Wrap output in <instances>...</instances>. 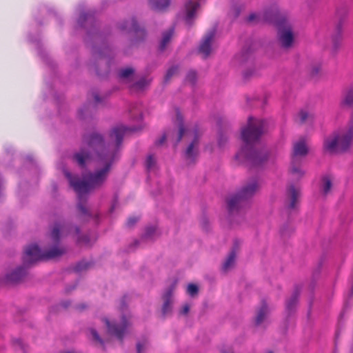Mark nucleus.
I'll return each instance as SVG.
<instances>
[{
	"label": "nucleus",
	"instance_id": "c85d7f7f",
	"mask_svg": "<svg viewBox=\"0 0 353 353\" xmlns=\"http://www.w3.org/2000/svg\"><path fill=\"white\" fill-rule=\"evenodd\" d=\"M155 164H156V159L154 157V156L152 154L148 155L147 157L146 161H145V167H146L147 170L149 171L152 170L154 168Z\"/></svg>",
	"mask_w": 353,
	"mask_h": 353
},
{
	"label": "nucleus",
	"instance_id": "393cba45",
	"mask_svg": "<svg viewBox=\"0 0 353 353\" xmlns=\"http://www.w3.org/2000/svg\"><path fill=\"white\" fill-rule=\"evenodd\" d=\"M298 118L301 124L312 122L314 119L313 115L305 110L300 111Z\"/></svg>",
	"mask_w": 353,
	"mask_h": 353
},
{
	"label": "nucleus",
	"instance_id": "ddd939ff",
	"mask_svg": "<svg viewBox=\"0 0 353 353\" xmlns=\"http://www.w3.org/2000/svg\"><path fill=\"white\" fill-rule=\"evenodd\" d=\"M176 283H173L170 286L163 296V304L162 307V314L165 316L172 311V296L175 289Z\"/></svg>",
	"mask_w": 353,
	"mask_h": 353
},
{
	"label": "nucleus",
	"instance_id": "09e8293b",
	"mask_svg": "<svg viewBox=\"0 0 353 353\" xmlns=\"http://www.w3.org/2000/svg\"><path fill=\"white\" fill-rule=\"evenodd\" d=\"M268 353H274L272 351H269Z\"/></svg>",
	"mask_w": 353,
	"mask_h": 353
},
{
	"label": "nucleus",
	"instance_id": "a878e982",
	"mask_svg": "<svg viewBox=\"0 0 353 353\" xmlns=\"http://www.w3.org/2000/svg\"><path fill=\"white\" fill-rule=\"evenodd\" d=\"M299 295V292L296 290L294 291L292 296L287 301L286 307L289 311H292L296 305Z\"/></svg>",
	"mask_w": 353,
	"mask_h": 353
},
{
	"label": "nucleus",
	"instance_id": "473e14b6",
	"mask_svg": "<svg viewBox=\"0 0 353 353\" xmlns=\"http://www.w3.org/2000/svg\"><path fill=\"white\" fill-rule=\"evenodd\" d=\"M178 70L179 68L177 66H172L170 68H169L165 76V81H168L171 79V77L178 72Z\"/></svg>",
	"mask_w": 353,
	"mask_h": 353
},
{
	"label": "nucleus",
	"instance_id": "58836bf2",
	"mask_svg": "<svg viewBox=\"0 0 353 353\" xmlns=\"http://www.w3.org/2000/svg\"><path fill=\"white\" fill-rule=\"evenodd\" d=\"M138 220L139 219L137 217H130L127 221L128 227L132 228L136 224Z\"/></svg>",
	"mask_w": 353,
	"mask_h": 353
},
{
	"label": "nucleus",
	"instance_id": "7ed1b4c3",
	"mask_svg": "<svg viewBox=\"0 0 353 353\" xmlns=\"http://www.w3.org/2000/svg\"><path fill=\"white\" fill-rule=\"evenodd\" d=\"M274 25L277 30V39L280 47L285 50L292 49L295 43L296 34L292 25L285 14L279 10L266 12V23Z\"/></svg>",
	"mask_w": 353,
	"mask_h": 353
},
{
	"label": "nucleus",
	"instance_id": "a211bd4d",
	"mask_svg": "<svg viewBox=\"0 0 353 353\" xmlns=\"http://www.w3.org/2000/svg\"><path fill=\"white\" fill-rule=\"evenodd\" d=\"M170 0H149V3L153 10L161 11L167 8Z\"/></svg>",
	"mask_w": 353,
	"mask_h": 353
},
{
	"label": "nucleus",
	"instance_id": "39448f33",
	"mask_svg": "<svg viewBox=\"0 0 353 353\" xmlns=\"http://www.w3.org/2000/svg\"><path fill=\"white\" fill-rule=\"evenodd\" d=\"M176 116L179 121L176 143L181 141L184 135L192 138L191 141L187 145L183 153V158L186 163L191 165L195 163L199 154L201 134L196 128H194L192 130H186L182 124V117L179 112H177Z\"/></svg>",
	"mask_w": 353,
	"mask_h": 353
},
{
	"label": "nucleus",
	"instance_id": "a19ab883",
	"mask_svg": "<svg viewBox=\"0 0 353 353\" xmlns=\"http://www.w3.org/2000/svg\"><path fill=\"white\" fill-rule=\"evenodd\" d=\"M189 310H190L189 305L185 304L183 306L180 313L182 314L186 315L189 312Z\"/></svg>",
	"mask_w": 353,
	"mask_h": 353
},
{
	"label": "nucleus",
	"instance_id": "ea45409f",
	"mask_svg": "<svg viewBox=\"0 0 353 353\" xmlns=\"http://www.w3.org/2000/svg\"><path fill=\"white\" fill-rule=\"evenodd\" d=\"M146 343H138L137 344V353H142V351L145 348Z\"/></svg>",
	"mask_w": 353,
	"mask_h": 353
},
{
	"label": "nucleus",
	"instance_id": "c9c22d12",
	"mask_svg": "<svg viewBox=\"0 0 353 353\" xmlns=\"http://www.w3.org/2000/svg\"><path fill=\"white\" fill-rule=\"evenodd\" d=\"M90 333H91L92 338L94 341H96L97 342L99 343L101 345L103 344V341L102 340V339L100 337L98 332L94 329H93V328L90 329Z\"/></svg>",
	"mask_w": 353,
	"mask_h": 353
},
{
	"label": "nucleus",
	"instance_id": "423d86ee",
	"mask_svg": "<svg viewBox=\"0 0 353 353\" xmlns=\"http://www.w3.org/2000/svg\"><path fill=\"white\" fill-rule=\"evenodd\" d=\"M259 190L257 181L254 180L243 186L236 194L228 199V209L230 214H234L241 211L246 205L247 201L255 195Z\"/></svg>",
	"mask_w": 353,
	"mask_h": 353
},
{
	"label": "nucleus",
	"instance_id": "4be33fe9",
	"mask_svg": "<svg viewBox=\"0 0 353 353\" xmlns=\"http://www.w3.org/2000/svg\"><path fill=\"white\" fill-rule=\"evenodd\" d=\"M332 186V179L330 176H324L321 179V191L324 195H327Z\"/></svg>",
	"mask_w": 353,
	"mask_h": 353
},
{
	"label": "nucleus",
	"instance_id": "c756f323",
	"mask_svg": "<svg viewBox=\"0 0 353 353\" xmlns=\"http://www.w3.org/2000/svg\"><path fill=\"white\" fill-rule=\"evenodd\" d=\"M294 232V228L290 225H284L281 229V235L283 238L289 236Z\"/></svg>",
	"mask_w": 353,
	"mask_h": 353
},
{
	"label": "nucleus",
	"instance_id": "f704fd0d",
	"mask_svg": "<svg viewBox=\"0 0 353 353\" xmlns=\"http://www.w3.org/2000/svg\"><path fill=\"white\" fill-rule=\"evenodd\" d=\"M228 141V137L223 133H220L218 137V145L221 148H223Z\"/></svg>",
	"mask_w": 353,
	"mask_h": 353
},
{
	"label": "nucleus",
	"instance_id": "7c9ffc66",
	"mask_svg": "<svg viewBox=\"0 0 353 353\" xmlns=\"http://www.w3.org/2000/svg\"><path fill=\"white\" fill-rule=\"evenodd\" d=\"M261 19V17L260 14L258 13H251L247 18V21L250 23H258Z\"/></svg>",
	"mask_w": 353,
	"mask_h": 353
},
{
	"label": "nucleus",
	"instance_id": "cd10ccee",
	"mask_svg": "<svg viewBox=\"0 0 353 353\" xmlns=\"http://www.w3.org/2000/svg\"><path fill=\"white\" fill-rule=\"evenodd\" d=\"M157 232V228L154 226H150L145 228V233L143 234L144 239H152L153 238Z\"/></svg>",
	"mask_w": 353,
	"mask_h": 353
},
{
	"label": "nucleus",
	"instance_id": "f257e3e1",
	"mask_svg": "<svg viewBox=\"0 0 353 353\" xmlns=\"http://www.w3.org/2000/svg\"><path fill=\"white\" fill-rule=\"evenodd\" d=\"M139 130L136 128L117 125L110 133L108 144H105L103 137L97 132L83 137L82 147L73 154L72 159L82 168L94 162V172H90L83 179L73 177L68 171L64 172L70 185L78 194L79 203L77 208L83 215L90 216L88 210L82 203L84 194L92 190L100 188L105 183L113 164L119 157V150L124 134L127 132Z\"/></svg>",
	"mask_w": 353,
	"mask_h": 353
},
{
	"label": "nucleus",
	"instance_id": "de8ad7c7",
	"mask_svg": "<svg viewBox=\"0 0 353 353\" xmlns=\"http://www.w3.org/2000/svg\"><path fill=\"white\" fill-rule=\"evenodd\" d=\"M125 307V304L123 303H122V307Z\"/></svg>",
	"mask_w": 353,
	"mask_h": 353
},
{
	"label": "nucleus",
	"instance_id": "bb28decb",
	"mask_svg": "<svg viewBox=\"0 0 353 353\" xmlns=\"http://www.w3.org/2000/svg\"><path fill=\"white\" fill-rule=\"evenodd\" d=\"M342 103L345 105L353 107V88H350L346 92Z\"/></svg>",
	"mask_w": 353,
	"mask_h": 353
},
{
	"label": "nucleus",
	"instance_id": "5701e85b",
	"mask_svg": "<svg viewBox=\"0 0 353 353\" xmlns=\"http://www.w3.org/2000/svg\"><path fill=\"white\" fill-rule=\"evenodd\" d=\"M321 65L319 63L311 64L307 68V72L310 77L316 78L321 73Z\"/></svg>",
	"mask_w": 353,
	"mask_h": 353
},
{
	"label": "nucleus",
	"instance_id": "412c9836",
	"mask_svg": "<svg viewBox=\"0 0 353 353\" xmlns=\"http://www.w3.org/2000/svg\"><path fill=\"white\" fill-rule=\"evenodd\" d=\"M134 69L132 68H126L120 70L119 75L121 80L125 81L128 83H131L134 74Z\"/></svg>",
	"mask_w": 353,
	"mask_h": 353
},
{
	"label": "nucleus",
	"instance_id": "dca6fc26",
	"mask_svg": "<svg viewBox=\"0 0 353 353\" xmlns=\"http://www.w3.org/2000/svg\"><path fill=\"white\" fill-rule=\"evenodd\" d=\"M174 29L173 27H171L168 30L163 32L159 46L160 51L163 52L166 49L174 35Z\"/></svg>",
	"mask_w": 353,
	"mask_h": 353
},
{
	"label": "nucleus",
	"instance_id": "2f4dec72",
	"mask_svg": "<svg viewBox=\"0 0 353 353\" xmlns=\"http://www.w3.org/2000/svg\"><path fill=\"white\" fill-rule=\"evenodd\" d=\"M187 292L190 296L193 297L198 294L199 288H198L197 285H196L194 284H192V283L189 284L187 288Z\"/></svg>",
	"mask_w": 353,
	"mask_h": 353
},
{
	"label": "nucleus",
	"instance_id": "6e6552de",
	"mask_svg": "<svg viewBox=\"0 0 353 353\" xmlns=\"http://www.w3.org/2000/svg\"><path fill=\"white\" fill-rule=\"evenodd\" d=\"M74 234L77 236V243L79 245H89L90 239L87 235H80V229L78 227H72L68 224L56 223L50 232V239L57 243L61 236H67Z\"/></svg>",
	"mask_w": 353,
	"mask_h": 353
},
{
	"label": "nucleus",
	"instance_id": "f03ea898",
	"mask_svg": "<svg viewBox=\"0 0 353 353\" xmlns=\"http://www.w3.org/2000/svg\"><path fill=\"white\" fill-rule=\"evenodd\" d=\"M264 122L262 120L248 119V124L241 130L243 145L236 153L235 158L239 162L245 163L250 168H262L265 161L262 138Z\"/></svg>",
	"mask_w": 353,
	"mask_h": 353
},
{
	"label": "nucleus",
	"instance_id": "c03bdc74",
	"mask_svg": "<svg viewBox=\"0 0 353 353\" xmlns=\"http://www.w3.org/2000/svg\"><path fill=\"white\" fill-rule=\"evenodd\" d=\"M93 97H94V100H95V101L97 103L101 102V99H100V98L99 97V94L97 93H94L93 94Z\"/></svg>",
	"mask_w": 353,
	"mask_h": 353
},
{
	"label": "nucleus",
	"instance_id": "a18cd8bd",
	"mask_svg": "<svg viewBox=\"0 0 353 353\" xmlns=\"http://www.w3.org/2000/svg\"><path fill=\"white\" fill-rule=\"evenodd\" d=\"M251 75H252V74H249L248 73V72H245L244 74H243V76H244L245 78H248Z\"/></svg>",
	"mask_w": 353,
	"mask_h": 353
},
{
	"label": "nucleus",
	"instance_id": "f8f14e48",
	"mask_svg": "<svg viewBox=\"0 0 353 353\" xmlns=\"http://www.w3.org/2000/svg\"><path fill=\"white\" fill-rule=\"evenodd\" d=\"M216 31H209L202 39L199 48V52L204 58H207L212 51V43L215 37Z\"/></svg>",
	"mask_w": 353,
	"mask_h": 353
},
{
	"label": "nucleus",
	"instance_id": "aec40b11",
	"mask_svg": "<svg viewBox=\"0 0 353 353\" xmlns=\"http://www.w3.org/2000/svg\"><path fill=\"white\" fill-rule=\"evenodd\" d=\"M150 80L145 77H142L136 82L132 83L130 85L133 90L139 92L143 90L146 87L149 85Z\"/></svg>",
	"mask_w": 353,
	"mask_h": 353
},
{
	"label": "nucleus",
	"instance_id": "20e7f679",
	"mask_svg": "<svg viewBox=\"0 0 353 353\" xmlns=\"http://www.w3.org/2000/svg\"><path fill=\"white\" fill-rule=\"evenodd\" d=\"M353 142V119L348 125L334 132L325 138L323 142V150L330 154H336L346 151Z\"/></svg>",
	"mask_w": 353,
	"mask_h": 353
},
{
	"label": "nucleus",
	"instance_id": "72a5a7b5",
	"mask_svg": "<svg viewBox=\"0 0 353 353\" xmlns=\"http://www.w3.org/2000/svg\"><path fill=\"white\" fill-rule=\"evenodd\" d=\"M196 77L197 76L196 72L190 70L186 76V81L192 84H194L196 82Z\"/></svg>",
	"mask_w": 353,
	"mask_h": 353
},
{
	"label": "nucleus",
	"instance_id": "9b49d317",
	"mask_svg": "<svg viewBox=\"0 0 353 353\" xmlns=\"http://www.w3.org/2000/svg\"><path fill=\"white\" fill-rule=\"evenodd\" d=\"M300 196L301 191L299 188L293 185L288 187L286 192L285 207L289 214L296 212L298 210Z\"/></svg>",
	"mask_w": 353,
	"mask_h": 353
},
{
	"label": "nucleus",
	"instance_id": "2eb2a0df",
	"mask_svg": "<svg viewBox=\"0 0 353 353\" xmlns=\"http://www.w3.org/2000/svg\"><path fill=\"white\" fill-rule=\"evenodd\" d=\"M121 29L128 30L129 32H134L140 39H143L145 37V30L139 26L134 19H131L130 21L125 22L121 26Z\"/></svg>",
	"mask_w": 353,
	"mask_h": 353
},
{
	"label": "nucleus",
	"instance_id": "0eeeda50",
	"mask_svg": "<svg viewBox=\"0 0 353 353\" xmlns=\"http://www.w3.org/2000/svg\"><path fill=\"white\" fill-rule=\"evenodd\" d=\"M66 252L63 247L53 246L47 251L41 252L35 244L30 245L25 250L23 256V265L28 266L38 261H45L62 256Z\"/></svg>",
	"mask_w": 353,
	"mask_h": 353
},
{
	"label": "nucleus",
	"instance_id": "4468645a",
	"mask_svg": "<svg viewBox=\"0 0 353 353\" xmlns=\"http://www.w3.org/2000/svg\"><path fill=\"white\" fill-rule=\"evenodd\" d=\"M199 3L198 2H195L192 0H189L185 3L186 13H185V20L186 23L189 26H192V21L196 17L194 12H196V10L199 8Z\"/></svg>",
	"mask_w": 353,
	"mask_h": 353
},
{
	"label": "nucleus",
	"instance_id": "79ce46f5",
	"mask_svg": "<svg viewBox=\"0 0 353 353\" xmlns=\"http://www.w3.org/2000/svg\"><path fill=\"white\" fill-rule=\"evenodd\" d=\"M88 14H82L79 19V23L81 26H83V22L87 19Z\"/></svg>",
	"mask_w": 353,
	"mask_h": 353
},
{
	"label": "nucleus",
	"instance_id": "9d476101",
	"mask_svg": "<svg viewBox=\"0 0 353 353\" xmlns=\"http://www.w3.org/2000/svg\"><path fill=\"white\" fill-rule=\"evenodd\" d=\"M104 321L106 324L108 333L114 336L119 340L123 339L124 335L127 333L128 329L131 325L130 318L126 315H122L119 323L116 321L110 322L107 319H105Z\"/></svg>",
	"mask_w": 353,
	"mask_h": 353
},
{
	"label": "nucleus",
	"instance_id": "f3484780",
	"mask_svg": "<svg viewBox=\"0 0 353 353\" xmlns=\"http://www.w3.org/2000/svg\"><path fill=\"white\" fill-rule=\"evenodd\" d=\"M26 274L24 267H19L7 275V280L12 283H17L21 281Z\"/></svg>",
	"mask_w": 353,
	"mask_h": 353
},
{
	"label": "nucleus",
	"instance_id": "b1692460",
	"mask_svg": "<svg viewBox=\"0 0 353 353\" xmlns=\"http://www.w3.org/2000/svg\"><path fill=\"white\" fill-rule=\"evenodd\" d=\"M265 321V306L261 305L257 310L256 314L254 319V325L256 326L261 325Z\"/></svg>",
	"mask_w": 353,
	"mask_h": 353
},
{
	"label": "nucleus",
	"instance_id": "4c0bfd02",
	"mask_svg": "<svg viewBox=\"0 0 353 353\" xmlns=\"http://www.w3.org/2000/svg\"><path fill=\"white\" fill-rule=\"evenodd\" d=\"M88 266V263L86 262H80L74 268V270L76 272H81L84 270H86Z\"/></svg>",
	"mask_w": 353,
	"mask_h": 353
},
{
	"label": "nucleus",
	"instance_id": "e433bc0d",
	"mask_svg": "<svg viewBox=\"0 0 353 353\" xmlns=\"http://www.w3.org/2000/svg\"><path fill=\"white\" fill-rule=\"evenodd\" d=\"M336 34L333 37V41L336 45L337 41L341 39V24L339 23L336 26Z\"/></svg>",
	"mask_w": 353,
	"mask_h": 353
},
{
	"label": "nucleus",
	"instance_id": "6ab92c4d",
	"mask_svg": "<svg viewBox=\"0 0 353 353\" xmlns=\"http://www.w3.org/2000/svg\"><path fill=\"white\" fill-rule=\"evenodd\" d=\"M236 251L234 250H232L228 258L226 259L225 261L223 263L222 269L224 272H228L231 268H232L235 263V259H236Z\"/></svg>",
	"mask_w": 353,
	"mask_h": 353
},
{
	"label": "nucleus",
	"instance_id": "37998d69",
	"mask_svg": "<svg viewBox=\"0 0 353 353\" xmlns=\"http://www.w3.org/2000/svg\"><path fill=\"white\" fill-rule=\"evenodd\" d=\"M167 136H168V135H167V134H163V135L162 136V137H161L159 140L157 141L156 144H157V145H162V144L165 142V139H166Z\"/></svg>",
	"mask_w": 353,
	"mask_h": 353
},
{
	"label": "nucleus",
	"instance_id": "1a4fd4ad",
	"mask_svg": "<svg viewBox=\"0 0 353 353\" xmlns=\"http://www.w3.org/2000/svg\"><path fill=\"white\" fill-rule=\"evenodd\" d=\"M307 153L308 148L305 139H300L294 143L290 172L296 178H300L304 175V172L300 167V161L301 159L305 157Z\"/></svg>",
	"mask_w": 353,
	"mask_h": 353
},
{
	"label": "nucleus",
	"instance_id": "49530a36",
	"mask_svg": "<svg viewBox=\"0 0 353 353\" xmlns=\"http://www.w3.org/2000/svg\"><path fill=\"white\" fill-rule=\"evenodd\" d=\"M94 54H101V52H98V51H96V52H94Z\"/></svg>",
	"mask_w": 353,
	"mask_h": 353
}]
</instances>
